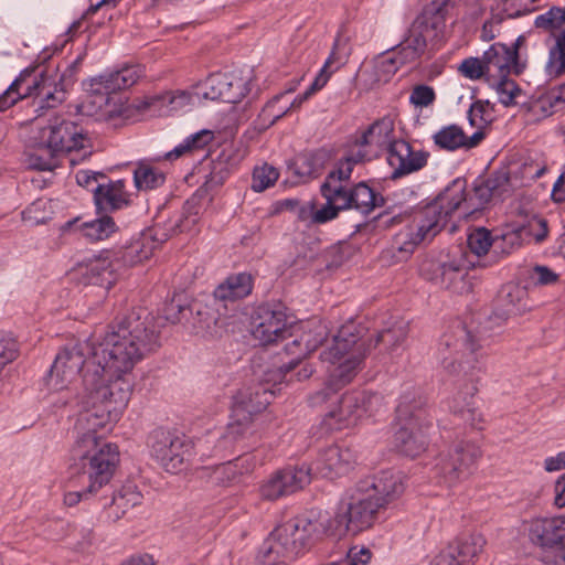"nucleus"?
Masks as SVG:
<instances>
[{
  "label": "nucleus",
  "mask_w": 565,
  "mask_h": 565,
  "mask_svg": "<svg viewBox=\"0 0 565 565\" xmlns=\"http://www.w3.org/2000/svg\"><path fill=\"white\" fill-rule=\"evenodd\" d=\"M156 347L153 317L131 312L93 339L90 360L83 375V409L78 414L71 459H93L117 467L119 449L98 434L110 430L121 416L132 388L131 374Z\"/></svg>",
  "instance_id": "1"
},
{
  "label": "nucleus",
  "mask_w": 565,
  "mask_h": 565,
  "mask_svg": "<svg viewBox=\"0 0 565 565\" xmlns=\"http://www.w3.org/2000/svg\"><path fill=\"white\" fill-rule=\"evenodd\" d=\"M367 351V343L356 324H343L320 354L321 361L327 364L328 376L326 387L311 396V404H324L339 390L350 384L361 371Z\"/></svg>",
  "instance_id": "2"
},
{
  "label": "nucleus",
  "mask_w": 565,
  "mask_h": 565,
  "mask_svg": "<svg viewBox=\"0 0 565 565\" xmlns=\"http://www.w3.org/2000/svg\"><path fill=\"white\" fill-rule=\"evenodd\" d=\"M329 530L321 513L311 512L286 521L277 526L265 541L264 563L271 564V555L291 558L308 548L313 537Z\"/></svg>",
  "instance_id": "3"
},
{
  "label": "nucleus",
  "mask_w": 565,
  "mask_h": 565,
  "mask_svg": "<svg viewBox=\"0 0 565 565\" xmlns=\"http://www.w3.org/2000/svg\"><path fill=\"white\" fill-rule=\"evenodd\" d=\"M396 430L394 446L405 456L417 457L428 445L431 423L418 403L404 397L396 408Z\"/></svg>",
  "instance_id": "4"
},
{
  "label": "nucleus",
  "mask_w": 565,
  "mask_h": 565,
  "mask_svg": "<svg viewBox=\"0 0 565 565\" xmlns=\"http://www.w3.org/2000/svg\"><path fill=\"white\" fill-rule=\"evenodd\" d=\"M419 274L431 284L455 294L472 291V284L467 279L461 257L445 253L427 256L420 263Z\"/></svg>",
  "instance_id": "5"
},
{
  "label": "nucleus",
  "mask_w": 565,
  "mask_h": 565,
  "mask_svg": "<svg viewBox=\"0 0 565 565\" xmlns=\"http://www.w3.org/2000/svg\"><path fill=\"white\" fill-rule=\"evenodd\" d=\"M35 96L41 108H53L60 105L65 92L45 76L39 79L32 72H22L20 76L0 96V110L13 106L18 100Z\"/></svg>",
  "instance_id": "6"
},
{
  "label": "nucleus",
  "mask_w": 565,
  "mask_h": 565,
  "mask_svg": "<svg viewBox=\"0 0 565 565\" xmlns=\"http://www.w3.org/2000/svg\"><path fill=\"white\" fill-rule=\"evenodd\" d=\"M72 460L78 467V475L72 482L78 483L81 489L64 492L63 503L66 507H75L82 501L94 498L103 488L109 484L117 468L93 459Z\"/></svg>",
  "instance_id": "7"
},
{
  "label": "nucleus",
  "mask_w": 565,
  "mask_h": 565,
  "mask_svg": "<svg viewBox=\"0 0 565 565\" xmlns=\"http://www.w3.org/2000/svg\"><path fill=\"white\" fill-rule=\"evenodd\" d=\"M379 509V503H375L369 493L363 492L356 486L348 502L342 504L334 516V527H327L328 532L339 535L356 534L372 525Z\"/></svg>",
  "instance_id": "8"
},
{
  "label": "nucleus",
  "mask_w": 565,
  "mask_h": 565,
  "mask_svg": "<svg viewBox=\"0 0 565 565\" xmlns=\"http://www.w3.org/2000/svg\"><path fill=\"white\" fill-rule=\"evenodd\" d=\"M34 139L41 148L56 154L84 149L89 142L83 128L61 117H54L46 126L39 127V135Z\"/></svg>",
  "instance_id": "9"
},
{
  "label": "nucleus",
  "mask_w": 565,
  "mask_h": 565,
  "mask_svg": "<svg viewBox=\"0 0 565 565\" xmlns=\"http://www.w3.org/2000/svg\"><path fill=\"white\" fill-rule=\"evenodd\" d=\"M149 443L152 457L171 473L182 471L193 455V444L183 435L156 430Z\"/></svg>",
  "instance_id": "10"
},
{
  "label": "nucleus",
  "mask_w": 565,
  "mask_h": 565,
  "mask_svg": "<svg viewBox=\"0 0 565 565\" xmlns=\"http://www.w3.org/2000/svg\"><path fill=\"white\" fill-rule=\"evenodd\" d=\"M379 396L363 391H351L335 401L324 416L330 429H343L358 424L364 416L373 413Z\"/></svg>",
  "instance_id": "11"
},
{
  "label": "nucleus",
  "mask_w": 565,
  "mask_h": 565,
  "mask_svg": "<svg viewBox=\"0 0 565 565\" xmlns=\"http://www.w3.org/2000/svg\"><path fill=\"white\" fill-rule=\"evenodd\" d=\"M109 329V327L107 328ZM105 332L100 334H94L87 339L83 344L61 351L50 370L46 377V386L52 392H60L67 390L72 383L77 379V375L82 367L87 364L90 360V353L88 352L87 344L90 340L104 337ZM86 370H84L85 372Z\"/></svg>",
  "instance_id": "12"
},
{
  "label": "nucleus",
  "mask_w": 565,
  "mask_h": 565,
  "mask_svg": "<svg viewBox=\"0 0 565 565\" xmlns=\"http://www.w3.org/2000/svg\"><path fill=\"white\" fill-rule=\"evenodd\" d=\"M477 350V343L471 340L459 341L452 335L445 334L437 345L436 359L447 373L468 376L476 369Z\"/></svg>",
  "instance_id": "13"
},
{
  "label": "nucleus",
  "mask_w": 565,
  "mask_h": 565,
  "mask_svg": "<svg viewBox=\"0 0 565 565\" xmlns=\"http://www.w3.org/2000/svg\"><path fill=\"white\" fill-rule=\"evenodd\" d=\"M326 205L321 209H311V212H341L342 210L355 209L361 212H372L383 207L385 200L382 194L374 191L365 182L358 183L351 190H329Z\"/></svg>",
  "instance_id": "14"
},
{
  "label": "nucleus",
  "mask_w": 565,
  "mask_h": 565,
  "mask_svg": "<svg viewBox=\"0 0 565 565\" xmlns=\"http://www.w3.org/2000/svg\"><path fill=\"white\" fill-rule=\"evenodd\" d=\"M249 90V76L217 73L199 83L196 94L203 97L204 102L221 100L236 104L244 99Z\"/></svg>",
  "instance_id": "15"
},
{
  "label": "nucleus",
  "mask_w": 565,
  "mask_h": 565,
  "mask_svg": "<svg viewBox=\"0 0 565 565\" xmlns=\"http://www.w3.org/2000/svg\"><path fill=\"white\" fill-rule=\"evenodd\" d=\"M480 456L481 450L477 444L463 440L456 443L438 463L445 483L452 487L467 479Z\"/></svg>",
  "instance_id": "16"
},
{
  "label": "nucleus",
  "mask_w": 565,
  "mask_h": 565,
  "mask_svg": "<svg viewBox=\"0 0 565 565\" xmlns=\"http://www.w3.org/2000/svg\"><path fill=\"white\" fill-rule=\"evenodd\" d=\"M525 43V38L520 35L512 47L502 43L492 44L483 52L487 83H497L509 77L512 73H522L524 66L519 62L518 51Z\"/></svg>",
  "instance_id": "17"
},
{
  "label": "nucleus",
  "mask_w": 565,
  "mask_h": 565,
  "mask_svg": "<svg viewBox=\"0 0 565 565\" xmlns=\"http://www.w3.org/2000/svg\"><path fill=\"white\" fill-rule=\"evenodd\" d=\"M291 322L280 306H262L254 318L252 334L260 344L267 345L292 335Z\"/></svg>",
  "instance_id": "18"
},
{
  "label": "nucleus",
  "mask_w": 565,
  "mask_h": 565,
  "mask_svg": "<svg viewBox=\"0 0 565 565\" xmlns=\"http://www.w3.org/2000/svg\"><path fill=\"white\" fill-rule=\"evenodd\" d=\"M270 393L262 386H247L239 388L233 396L232 423L233 433L253 423L254 417L262 413L269 404Z\"/></svg>",
  "instance_id": "19"
},
{
  "label": "nucleus",
  "mask_w": 565,
  "mask_h": 565,
  "mask_svg": "<svg viewBox=\"0 0 565 565\" xmlns=\"http://www.w3.org/2000/svg\"><path fill=\"white\" fill-rule=\"evenodd\" d=\"M311 481V473L308 467H294L279 470L259 486V495L267 501H275L281 497L289 495Z\"/></svg>",
  "instance_id": "20"
},
{
  "label": "nucleus",
  "mask_w": 565,
  "mask_h": 565,
  "mask_svg": "<svg viewBox=\"0 0 565 565\" xmlns=\"http://www.w3.org/2000/svg\"><path fill=\"white\" fill-rule=\"evenodd\" d=\"M356 462V454L350 447L331 445L320 452L316 470L324 478L334 479L348 475Z\"/></svg>",
  "instance_id": "21"
},
{
  "label": "nucleus",
  "mask_w": 565,
  "mask_h": 565,
  "mask_svg": "<svg viewBox=\"0 0 565 565\" xmlns=\"http://www.w3.org/2000/svg\"><path fill=\"white\" fill-rule=\"evenodd\" d=\"M360 150H364L366 157L371 160L373 157L396 141L394 139V121L391 117L385 116L374 121L366 130L356 135L350 140Z\"/></svg>",
  "instance_id": "22"
},
{
  "label": "nucleus",
  "mask_w": 565,
  "mask_h": 565,
  "mask_svg": "<svg viewBox=\"0 0 565 565\" xmlns=\"http://www.w3.org/2000/svg\"><path fill=\"white\" fill-rule=\"evenodd\" d=\"M358 487L369 493L371 499L379 503V508H383L398 498L404 490L401 476L388 470L362 480Z\"/></svg>",
  "instance_id": "23"
},
{
  "label": "nucleus",
  "mask_w": 565,
  "mask_h": 565,
  "mask_svg": "<svg viewBox=\"0 0 565 565\" xmlns=\"http://www.w3.org/2000/svg\"><path fill=\"white\" fill-rule=\"evenodd\" d=\"M428 154L422 150H413L404 140L394 141L388 150V163L393 168V177H402L420 170L427 163Z\"/></svg>",
  "instance_id": "24"
},
{
  "label": "nucleus",
  "mask_w": 565,
  "mask_h": 565,
  "mask_svg": "<svg viewBox=\"0 0 565 565\" xmlns=\"http://www.w3.org/2000/svg\"><path fill=\"white\" fill-rule=\"evenodd\" d=\"M198 85L188 90L169 92L160 96H153L142 102V109H153L160 114H169L183 110L190 106L204 103L198 94Z\"/></svg>",
  "instance_id": "25"
},
{
  "label": "nucleus",
  "mask_w": 565,
  "mask_h": 565,
  "mask_svg": "<svg viewBox=\"0 0 565 565\" xmlns=\"http://www.w3.org/2000/svg\"><path fill=\"white\" fill-rule=\"evenodd\" d=\"M440 214H416L405 235L408 239L401 242L399 253L411 254L414 248L426 241H431L443 228Z\"/></svg>",
  "instance_id": "26"
},
{
  "label": "nucleus",
  "mask_w": 565,
  "mask_h": 565,
  "mask_svg": "<svg viewBox=\"0 0 565 565\" xmlns=\"http://www.w3.org/2000/svg\"><path fill=\"white\" fill-rule=\"evenodd\" d=\"M363 151L364 150H360L359 147L354 146L351 141L347 143L343 157L338 160L334 169L330 171L327 180L321 185V192L324 199L328 198V185L329 190H344V188L341 185V182L351 178L353 169L356 164L370 160Z\"/></svg>",
  "instance_id": "27"
},
{
  "label": "nucleus",
  "mask_w": 565,
  "mask_h": 565,
  "mask_svg": "<svg viewBox=\"0 0 565 565\" xmlns=\"http://www.w3.org/2000/svg\"><path fill=\"white\" fill-rule=\"evenodd\" d=\"M142 75L140 66H126L117 72L90 78L86 86L89 93H117L131 87Z\"/></svg>",
  "instance_id": "28"
},
{
  "label": "nucleus",
  "mask_w": 565,
  "mask_h": 565,
  "mask_svg": "<svg viewBox=\"0 0 565 565\" xmlns=\"http://www.w3.org/2000/svg\"><path fill=\"white\" fill-rule=\"evenodd\" d=\"M83 111L97 120L111 121L125 113V99L116 93H90Z\"/></svg>",
  "instance_id": "29"
},
{
  "label": "nucleus",
  "mask_w": 565,
  "mask_h": 565,
  "mask_svg": "<svg viewBox=\"0 0 565 565\" xmlns=\"http://www.w3.org/2000/svg\"><path fill=\"white\" fill-rule=\"evenodd\" d=\"M117 264L108 255L100 254L79 265V271L87 284L109 289L118 278Z\"/></svg>",
  "instance_id": "30"
},
{
  "label": "nucleus",
  "mask_w": 565,
  "mask_h": 565,
  "mask_svg": "<svg viewBox=\"0 0 565 565\" xmlns=\"http://www.w3.org/2000/svg\"><path fill=\"white\" fill-rule=\"evenodd\" d=\"M529 537L541 547H565L559 516L536 518L529 522Z\"/></svg>",
  "instance_id": "31"
},
{
  "label": "nucleus",
  "mask_w": 565,
  "mask_h": 565,
  "mask_svg": "<svg viewBox=\"0 0 565 565\" xmlns=\"http://www.w3.org/2000/svg\"><path fill=\"white\" fill-rule=\"evenodd\" d=\"M65 226L74 227L90 241L105 239L116 231V224L108 214H83L67 222Z\"/></svg>",
  "instance_id": "32"
},
{
  "label": "nucleus",
  "mask_w": 565,
  "mask_h": 565,
  "mask_svg": "<svg viewBox=\"0 0 565 565\" xmlns=\"http://www.w3.org/2000/svg\"><path fill=\"white\" fill-rule=\"evenodd\" d=\"M160 244L153 234L143 231L127 242L120 250V260L124 265L136 266L148 260Z\"/></svg>",
  "instance_id": "33"
},
{
  "label": "nucleus",
  "mask_w": 565,
  "mask_h": 565,
  "mask_svg": "<svg viewBox=\"0 0 565 565\" xmlns=\"http://www.w3.org/2000/svg\"><path fill=\"white\" fill-rule=\"evenodd\" d=\"M94 200L99 210H122L130 205L131 194L127 192L122 180L98 184L94 190Z\"/></svg>",
  "instance_id": "34"
},
{
  "label": "nucleus",
  "mask_w": 565,
  "mask_h": 565,
  "mask_svg": "<svg viewBox=\"0 0 565 565\" xmlns=\"http://www.w3.org/2000/svg\"><path fill=\"white\" fill-rule=\"evenodd\" d=\"M253 277L248 273L232 274L214 290V298L224 303L235 302L247 297L253 290Z\"/></svg>",
  "instance_id": "35"
},
{
  "label": "nucleus",
  "mask_w": 565,
  "mask_h": 565,
  "mask_svg": "<svg viewBox=\"0 0 565 565\" xmlns=\"http://www.w3.org/2000/svg\"><path fill=\"white\" fill-rule=\"evenodd\" d=\"M195 222V218L186 214H156L153 225L146 231L153 234L154 239L161 244L179 232L190 231Z\"/></svg>",
  "instance_id": "36"
},
{
  "label": "nucleus",
  "mask_w": 565,
  "mask_h": 565,
  "mask_svg": "<svg viewBox=\"0 0 565 565\" xmlns=\"http://www.w3.org/2000/svg\"><path fill=\"white\" fill-rule=\"evenodd\" d=\"M402 64L404 62L396 52L385 53L377 56L371 70L365 71L364 74L367 76V82L371 85L387 83Z\"/></svg>",
  "instance_id": "37"
},
{
  "label": "nucleus",
  "mask_w": 565,
  "mask_h": 565,
  "mask_svg": "<svg viewBox=\"0 0 565 565\" xmlns=\"http://www.w3.org/2000/svg\"><path fill=\"white\" fill-rule=\"evenodd\" d=\"M428 28L422 24H414L408 36L402 43L397 55L404 63H409L420 57L427 46Z\"/></svg>",
  "instance_id": "38"
},
{
  "label": "nucleus",
  "mask_w": 565,
  "mask_h": 565,
  "mask_svg": "<svg viewBox=\"0 0 565 565\" xmlns=\"http://www.w3.org/2000/svg\"><path fill=\"white\" fill-rule=\"evenodd\" d=\"M326 158L327 156L323 151L303 152L294 159L290 168L294 174L301 180L312 179L322 172Z\"/></svg>",
  "instance_id": "39"
},
{
  "label": "nucleus",
  "mask_w": 565,
  "mask_h": 565,
  "mask_svg": "<svg viewBox=\"0 0 565 565\" xmlns=\"http://www.w3.org/2000/svg\"><path fill=\"white\" fill-rule=\"evenodd\" d=\"M465 201V183L455 180L427 207L434 211L439 210V212H454L460 209Z\"/></svg>",
  "instance_id": "40"
},
{
  "label": "nucleus",
  "mask_w": 565,
  "mask_h": 565,
  "mask_svg": "<svg viewBox=\"0 0 565 565\" xmlns=\"http://www.w3.org/2000/svg\"><path fill=\"white\" fill-rule=\"evenodd\" d=\"M142 501V494L134 484H125L117 490L113 497L109 508V514L115 520L121 519L129 510L139 505Z\"/></svg>",
  "instance_id": "41"
},
{
  "label": "nucleus",
  "mask_w": 565,
  "mask_h": 565,
  "mask_svg": "<svg viewBox=\"0 0 565 565\" xmlns=\"http://www.w3.org/2000/svg\"><path fill=\"white\" fill-rule=\"evenodd\" d=\"M252 469L253 463L250 460L246 457H239L216 466L212 470L211 479L217 484L228 486L239 476L249 472Z\"/></svg>",
  "instance_id": "42"
},
{
  "label": "nucleus",
  "mask_w": 565,
  "mask_h": 565,
  "mask_svg": "<svg viewBox=\"0 0 565 565\" xmlns=\"http://www.w3.org/2000/svg\"><path fill=\"white\" fill-rule=\"evenodd\" d=\"M296 85L289 87L285 92L274 96L262 109L258 116L259 127L267 129L273 126L278 119L282 118L290 111V106L287 103L281 104V100L287 94L295 92Z\"/></svg>",
  "instance_id": "43"
},
{
  "label": "nucleus",
  "mask_w": 565,
  "mask_h": 565,
  "mask_svg": "<svg viewBox=\"0 0 565 565\" xmlns=\"http://www.w3.org/2000/svg\"><path fill=\"white\" fill-rule=\"evenodd\" d=\"M565 108V83L548 90L535 103L533 110L543 118L550 117Z\"/></svg>",
  "instance_id": "44"
},
{
  "label": "nucleus",
  "mask_w": 565,
  "mask_h": 565,
  "mask_svg": "<svg viewBox=\"0 0 565 565\" xmlns=\"http://www.w3.org/2000/svg\"><path fill=\"white\" fill-rule=\"evenodd\" d=\"M486 540L481 534H471L460 539L454 546L459 561L463 565H470L475 558L483 551Z\"/></svg>",
  "instance_id": "45"
},
{
  "label": "nucleus",
  "mask_w": 565,
  "mask_h": 565,
  "mask_svg": "<svg viewBox=\"0 0 565 565\" xmlns=\"http://www.w3.org/2000/svg\"><path fill=\"white\" fill-rule=\"evenodd\" d=\"M545 70L552 77H558L565 73V30L555 38L554 45L548 50Z\"/></svg>",
  "instance_id": "46"
},
{
  "label": "nucleus",
  "mask_w": 565,
  "mask_h": 565,
  "mask_svg": "<svg viewBox=\"0 0 565 565\" xmlns=\"http://www.w3.org/2000/svg\"><path fill=\"white\" fill-rule=\"evenodd\" d=\"M166 181V175L150 167L149 164L139 163L134 171V182L138 190H152L161 186Z\"/></svg>",
  "instance_id": "47"
},
{
  "label": "nucleus",
  "mask_w": 565,
  "mask_h": 565,
  "mask_svg": "<svg viewBox=\"0 0 565 565\" xmlns=\"http://www.w3.org/2000/svg\"><path fill=\"white\" fill-rule=\"evenodd\" d=\"M509 191V178L505 173L497 174L476 188V194L484 201L501 199Z\"/></svg>",
  "instance_id": "48"
},
{
  "label": "nucleus",
  "mask_w": 565,
  "mask_h": 565,
  "mask_svg": "<svg viewBox=\"0 0 565 565\" xmlns=\"http://www.w3.org/2000/svg\"><path fill=\"white\" fill-rule=\"evenodd\" d=\"M435 143L446 150H457L462 148L466 141L463 130L457 125H449L439 129L433 137Z\"/></svg>",
  "instance_id": "49"
},
{
  "label": "nucleus",
  "mask_w": 565,
  "mask_h": 565,
  "mask_svg": "<svg viewBox=\"0 0 565 565\" xmlns=\"http://www.w3.org/2000/svg\"><path fill=\"white\" fill-rule=\"evenodd\" d=\"M525 291L516 285H507L502 288L499 301L505 316L518 315L523 310Z\"/></svg>",
  "instance_id": "50"
},
{
  "label": "nucleus",
  "mask_w": 565,
  "mask_h": 565,
  "mask_svg": "<svg viewBox=\"0 0 565 565\" xmlns=\"http://www.w3.org/2000/svg\"><path fill=\"white\" fill-rule=\"evenodd\" d=\"M347 45H348L347 39L341 38V36H338L335 39L333 49H332L329 57L324 62L322 68L319 72V74L326 75V84L328 83L332 72L345 63L347 57L349 55Z\"/></svg>",
  "instance_id": "51"
},
{
  "label": "nucleus",
  "mask_w": 565,
  "mask_h": 565,
  "mask_svg": "<svg viewBox=\"0 0 565 565\" xmlns=\"http://www.w3.org/2000/svg\"><path fill=\"white\" fill-rule=\"evenodd\" d=\"M213 139V135L210 130H201L188 139L184 140L183 143L177 146L173 150L169 151L166 154V158L169 160L177 159L181 157L186 151L193 149H201L206 146Z\"/></svg>",
  "instance_id": "52"
},
{
  "label": "nucleus",
  "mask_w": 565,
  "mask_h": 565,
  "mask_svg": "<svg viewBox=\"0 0 565 565\" xmlns=\"http://www.w3.org/2000/svg\"><path fill=\"white\" fill-rule=\"evenodd\" d=\"M487 84L497 92L499 102L507 107L515 105L518 97L522 94L521 88L509 77Z\"/></svg>",
  "instance_id": "53"
},
{
  "label": "nucleus",
  "mask_w": 565,
  "mask_h": 565,
  "mask_svg": "<svg viewBox=\"0 0 565 565\" xmlns=\"http://www.w3.org/2000/svg\"><path fill=\"white\" fill-rule=\"evenodd\" d=\"M328 335V328L322 322H315L308 324L307 328L299 334L301 342L305 344L308 353L315 351Z\"/></svg>",
  "instance_id": "54"
},
{
  "label": "nucleus",
  "mask_w": 565,
  "mask_h": 565,
  "mask_svg": "<svg viewBox=\"0 0 565 565\" xmlns=\"http://www.w3.org/2000/svg\"><path fill=\"white\" fill-rule=\"evenodd\" d=\"M467 244L471 253L477 256H483L493 244V238L490 231L484 227H478L470 232Z\"/></svg>",
  "instance_id": "55"
},
{
  "label": "nucleus",
  "mask_w": 565,
  "mask_h": 565,
  "mask_svg": "<svg viewBox=\"0 0 565 565\" xmlns=\"http://www.w3.org/2000/svg\"><path fill=\"white\" fill-rule=\"evenodd\" d=\"M279 178V172L276 168L269 164L257 167L253 173L252 189L256 192L265 191L273 186Z\"/></svg>",
  "instance_id": "56"
},
{
  "label": "nucleus",
  "mask_w": 565,
  "mask_h": 565,
  "mask_svg": "<svg viewBox=\"0 0 565 565\" xmlns=\"http://www.w3.org/2000/svg\"><path fill=\"white\" fill-rule=\"evenodd\" d=\"M458 72L470 81L483 79L487 83L483 54L480 57H467L458 66Z\"/></svg>",
  "instance_id": "57"
},
{
  "label": "nucleus",
  "mask_w": 565,
  "mask_h": 565,
  "mask_svg": "<svg viewBox=\"0 0 565 565\" xmlns=\"http://www.w3.org/2000/svg\"><path fill=\"white\" fill-rule=\"evenodd\" d=\"M535 0H502L495 10L504 18H518L534 10Z\"/></svg>",
  "instance_id": "58"
},
{
  "label": "nucleus",
  "mask_w": 565,
  "mask_h": 565,
  "mask_svg": "<svg viewBox=\"0 0 565 565\" xmlns=\"http://www.w3.org/2000/svg\"><path fill=\"white\" fill-rule=\"evenodd\" d=\"M565 23V10L553 7L535 18L534 24L543 30L559 29Z\"/></svg>",
  "instance_id": "59"
},
{
  "label": "nucleus",
  "mask_w": 565,
  "mask_h": 565,
  "mask_svg": "<svg viewBox=\"0 0 565 565\" xmlns=\"http://www.w3.org/2000/svg\"><path fill=\"white\" fill-rule=\"evenodd\" d=\"M407 333V324L401 321L395 323L392 328L380 332L377 335V342H381L393 349L405 341Z\"/></svg>",
  "instance_id": "60"
},
{
  "label": "nucleus",
  "mask_w": 565,
  "mask_h": 565,
  "mask_svg": "<svg viewBox=\"0 0 565 565\" xmlns=\"http://www.w3.org/2000/svg\"><path fill=\"white\" fill-rule=\"evenodd\" d=\"M36 151L28 156L30 168L36 170H53L56 167V153L49 152L45 148H41L34 142Z\"/></svg>",
  "instance_id": "61"
},
{
  "label": "nucleus",
  "mask_w": 565,
  "mask_h": 565,
  "mask_svg": "<svg viewBox=\"0 0 565 565\" xmlns=\"http://www.w3.org/2000/svg\"><path fill=\"white\" fill-rule=\"evenodd\" d=\"M436 99V94L433 87L428 85H416L411 95L409 103L415 108H424L434 104Z\"/></svg>",
  "instance_id": "62"
},
{
  "label": "nucleus",
  "mask_w": 565,
  "mask_h": 565,
  "mask_svg": "<svg viewBox=\"0 0 565 565\" xmlns=\"http://www.w3.org/2000/svg\"><path fill=\"white\" fill-rule=\"evenodd\" d=\"M521 231L523 234L532 236L535 242H542L547 236V222L542 216L534 215Z\"/></svg>",
  "instance_id": "63"
},
{
  "label": "nucleus",
  "mask_w": 565,
  "mask_h": 565,
  "mask_svg": "<svg viewBox=\"0 0 565 565\" xmlns=\"http://www.w3.org/2000/svg\"><path fill=\"white\" fill-rule=\"evenodd\" d=\"M286 354L291 356V360L288 362V370L294 369L303 358H306L309 353L301 342L299 335H295V339L286 344L285 347Z\"/></svg>",
  "instance_id": "64"
}]
</instances>
